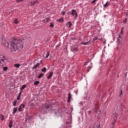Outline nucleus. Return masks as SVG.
Here are the masks:
<instances>
[{"instance_id":"f257e3e1","label":"nucleus","mask_w":128,"mask_h":128,"mask_svg":"<svg viewBox=\"0 0 128 128\" xmlns=\"http://www.w3.org/2000/svg\"><path fill=\"white\" fill-rule=\"evenodd\" d=\"M24 41L21 40H14L10 44V50L12 52H16L18 50H22L24 48Z\"/></svg>"},{"instance_id":"f03ea898","label":"nucleus","mask_w":128,"mask_h":128,"mask_svg":"<svg viewBox=\"0 0 128 128\" xmlns=\"http://www.w3.org/2000/svg\"><path fill=\"white\" fill-rule=\"evenodd\" d=\"M118 111L116 110H114L112 112V118H114V122L112 123V126L114 128V124H116V120H118Z\"/></svg>"},{"instance_id":"7ed1b4c3","label":"nucleus","mask_w":128,"mask_h":128,"mask_svg":"<svg viewBox=\"0 0 128 128\" xmlns=\"http://www.w3.org/2000/svg\"><path fill=\"white\" fill-rule=\"evenodd\" d=\"M2 44L4 45L6 48H8V42H6V40L4 38H2Z\"/></svg>"},{"instance_id":"20e7f679","label":"nucleus","mask_w":128,"mask_h":128,"mask_svg":"<svg viewBox=\"0 0 128 128\" xmlns=\"http://www.w3.org/2000/svg\"><path fill=\"white\" fill-rule=\"evenodd\" d=\"M71 15L72 16H74V18H78V12L76 10H72L71 11Z\"/></svg>"},{"instance_id":"39448f33","label":"nucleus","mask_w":128,"mask_h":128,"mask_svg":"<svg viewBox=\"0 0 128 128\" xmlns=\"http://www.w3.org/2000/svg\"><path fill=\"white\" fill-rule=\"evenodd\" d=\"M94 112L98 114H100V111L98 110V104H95V108L94 110Z\"/></svg>"},{"instance_id":"423d86ee","label":"nucleus","mask_w":128,"mask_h":128,"mask_svg":"<svg viewBox=\"0 0 128 128\" xmlns=\"http://www.w3.org/2000/svg\"><path fill=\"white\" fill-rule=\"evenodd\" d=\"M4 56L0 55V64H2V62H4Z\"/></svg>"},{"instance_id":"0eeeda50","label":"nucleus","mask_w":128,"mask_h":128,"mask_svg":"<svg viewBox=\"0 0 128 128\" xmlns=\"http://www.w3.org/2000/svg\"><path fill=\"white\" fill-rule=\"evenodd\" d=\"M50 105L49 104H44L42 106V108H46V110H50Z\"/></svg>"},{"instance_id":"6e6552de","label":"nucleus","mask_w":128,"mask_h":128,"mask_svg":"<svg viewBox=\"0 0 128 128\" xmlns=\"http://www.w3.org/2000/svg\"><path fill=\"white\" fill-rule=\"evenodd\" d=\"M122 36L120 34L118 35V36L117 38V40L118 44H120V42H122Z\"/></svg>"},{"instance_id":"1a4fd4ad","label":"nucleus","mask_w":128,"mask_h":128,"mask_svg":"<svg viewBox=\"0 0 128 128\" xmlns=\"http://www.w3.org/2000/svg\"><path fill=\"white\" fill-rule=\"evenodd\" d=\"M22 108H24V105L23 104H21V105L19 106V108H18V112H22Z\"/></svg>"},{"instance_id":"9d476101","label":"nucleus","mask_w":128,"mask_h":128,"mask_svg":"<svg viewBox=\"0 0 128 128\" xmlns=\"http://www.w3.org/2000/svg\"><path fill=\"white\" fill-rule=\"evenodd\" d=\"M70 100H72V94H70V93H68V102H70Z\"/></svg>"},{"instance_id":"9b49d317","label":"nucleus","mask_w":128,"mask_h":128,"mask_svg":"<svg viewBox=\"0 0 128 128\" xmlns=\"http://www.w3.org/2000/svg\"><path fill=\"white\" fill-rule=\"evenodd\" d=\"M66 26H68V28H70V26H72V23L70 22H68Z\"/></svg>"},{"instance_id":"f8f14e48","label":"nucleus","mask_w":128,"mask_h":128,"mask_svg":"<svg viewBox=\"0 0 128 128\" xmlns=\"http://www.w3.org/2000/svg\"><path fill=\"white\" fill-rule=\"evenodd\" d=\"M52 76H54V72H50L49 76H48L47 77L48 80H50V78Z\"/></svg>"},{"instance_id":"ddd939ff","label":"nucleus","mask_w":128,"mask_h":128,"mask_svg":"<svg viewBox=\"0 0 128 128\" xmlns=\"http://www.w3.org/2000/svg\"><path fill=\"white\" fill-rule=\"evenodd\" d=\"M38 0H36L34 2H31V6H36V4H38Z\"/></svg>"},{"instance_id":"4468645a","label":"nucleus","mask_w":128,"mask_h":128,"mask_svg":"<svg viewBox=\"0 0 128 128\" xmlns=\"http://www.w3.org/2000/svg\"><path fill=\"white\" fill-rule=\"evenodd\" d=\"M8 126L10 128H12V120H10V124Z\"/></svg>"},{"instance_id":"2eb2a0df","label":"nucleus","mask_w":128,"mask_h":128,"mask_svg":"<svg viewBox=\"0 0 128 128\" xmlns=\"http://www.w3.org/2000/svg\"><path fill=\"white\" fill-rule=\"evenodd\" d=\"M110 6V3L108 2H106V4H104V8H106L107 6Z\"/></svg>"},{"instance_id":"dca6fc26","label":"nucleus","mask_w":128,"mask_h":128,"mask_svg":"<svg viewBox=\"0 0 128 128\" xmlns=\"http://www.w3.org/2000/svg\"><path fill=\"white\" fill-rule=\"evenodd\" d=\"M18 111V108H14V111H13V114H16V112Z\"/></svg>"},{"instance_id":"f3484780","label":"nucleus","mask_w":128,"mask_h":128,"mask_svg":"<svg viewBox=\"0 0 128 128\" xmlns=\"http://www.w3.org/2000/svg\"><path fill=\"white\" fill-rule=\"evenodd\" d=\"M81 44H84V46H88L90 44V42H82Z\"/></svg>"},{"instance_id":"a211bd4d","label":"nucleus","mask_w":128,"mask_h":128,"mask_svg":"<svg viewBox=\"0 0 128 128\" xmlns=\"http://www.w3.org/2000/svg\"><path fill=\"white\" fill-rule=\"evenodd\" d=\"M44 74L42 73H40L38 76V78H42Z\"/></svg>"},{"instance_id":"6ab92c4d","label":"nucleus","mask_w":128,"mask_h":128,"mask_svg":"<svg viewBox=\"0 0 128 128\" xmlns=\"http://www.w3.org/2000/svg\"><path fill=\"white\" fill-rule=\"evenodd\" d=\"M58 22H64V18H62L58 20Z\"/></svg>"},{"instance_id":"aec40b11","label":"nucleus","mask_w":128,"mask_h":128,"mask_svg":"<svg viewBox=\"0 0 128 128\" xmlns=\"http://www.w3.org/2000/svg\"><path fill=\"white\" fill-rule=\"evenodd\" d=\"M50 22V18H46L44 20V22Z\"/></svg>"},{"instance_id":"412c9836","label":"nucleus","mask_w":128,"mask_h":128,"mask_svg":"<svg viewBox=\"0 0 128 128\" xmlns=\"http://www.w3.org/2000/svg\"><path fill=\"white\" fill-rule=\"evenodd\" d=\"M14 66H15V68H20V64H14Z\"/></svg>"},{"instance_id":"4be33fe9","label":"nucleus","mask_w":128,"mask_h":128,"mask_svg":"<svg viewBox=\"0 0 128 128\" xmlns=\"http://www.w3.org/2000/svg\"><path fill=\"white\" fill-rule=\"evenodd\" d=\"M40 64L38 63L36 65L34 66L33 68H38V66H40Z\"/></svg>"},{"instance_id":"5701e85b","label":"nucleus","mask_w":128,"mask_h":128,"mask_svg":"<svg viewBox=\"0 0 128 128\" xmlns=\"http://www.w3.org/2000/svg\"><path fill=\"white\" fill-rule=\"evenodd\" d=\"M26 84L23 85L20 88V90H24V88H26Z\"/></svg>"},{"instance_id":"b1692460","label":"nucleus","mask_w":128,"mask_h":128,"mask_svg":"<svg viewBox=\"0 0 128 128\" xmlns=\"http://www.w3.org/2000/svg\"><path fill=\"white\" fill-rule=\"evenodd\" d=\"M42 72H46V67H44L42 69Z\"/></svg>"},{"instance_id":"393cba45","label":"nucleus","mask_w":128,"mask_h":128,"mask_svg":"<svg viewBox=\"0 0 128 128\" xmlns=\"http://www.w3.org/2000/svg\"><path fill=\"white\" fill-rule=\"evenodd\" d=\"M38 84H40V81H38V80H36L35 82H34V84L35 86H38Z\"/></svg>"},{"instance_id":"a878e982","label":"nucleus","mask_w":128,"mask_h":128,"mask_svg":"<svg viewBox=\"0 0 128 128\" xmlns=\"http://www.w3.org/2000/svg\"><path fill=\"white\" fill-rule=\"evenodd\" d=\"M14 22L16 24H18V18H15V20H14Z\"/></svg>"},{"instance_id":"bb28decb","label":"nucleus","mask_w":128,"mask_h":128,"mask_svg":"<svg viewBox=\"0 0 128 128\" xmlns=\"http://www.w3.org/2000/svg\"><path fill=\"white\" fill-rule=\"evenodd\" d=\"M48 56H50V52H48L46 55V58H48Z\"/></svg>"},{"instance_id":"cd10ccee","label":"nucleus","mask_w":128,"mask_h":128,"mask_svg":"<svg viewBox=\"0 0 128 128\" xmlns=\"http://www.w3.org/2000/svg\"><path fill=\"white\" fill-rule=\"evenodd\" d=\"M3 70H4V72H6V70H8V67L6 66L4 67Z\"/></svg>"},{"instance_id":"c85d7f7f","label":"nucleus","mask_w":128,"mask_h":128,"mask_svg":"<svg viewBox=\"0 0 128 128\" xmlns=\"http://www.w3.org/2000/svg\"><path fill=\"white\" fill-rule=\"evenodd\" d=\"M61 14H62V16H64V14H66V12L64 10L62 11Z\"/></svg>"},{"instance_id":"c756f323","label":"nucleus","mask_w":128,"mask_h":128,"mask_svg":"<svg viewBox=\"0 0 128 128\" xmlns=\"http://www.w3.org/2000/svg\"><path fill=\"white\" fill-rule=\"evenodd\" d=\"M16 102H17L16 100H15L14 101V104H13V106H16Z\"/></svg>"},{"instance_id":"7c9ffc66","label":"nucleus","mask_w":128,"mask_h":128,"mask_svg":"<svg viewBox=\"0 0 128 128\" xmlns=\"http://www.w3.org/2000/svg\"><path fill=\"white\" fill-rule=\"evenodd\" d=\"M73 50L74 52H78V48L77 47H75L73 48Z\"/></svg>"},{"instance_id":"2f4dec72","label":"nucleus","mask_w":128,"mask_h":128,"mask_svg":"<svg viewBox=\"0 0 128 128\" xmlns=\"http://www.w3.org/2000/svg\"><path fill=\"white\" fill-rule=\"evenodd\" d=\"M96 2H98V0H93L92 2V4H96Z\"/></svg>"},{"instance_id":"473e14b6","label":"nucleus","mask_w":128,"mask_h":128,"mask_svg":"<svg viewBox=\"0 0 128 128\" xmlns=\"http://www.w3.org/2000/svg\"><path fill=\"white\" fill-rule=\"evenodd\" d=\"M124 34V29H121V32H120V34L122 35Z\"/></svg>"},{"instance_id":"72a5a7b5","label":"nucleus","mask_w":128,"mask_h":128,"mask_svg":"<svg viewBox=\"0 0 128 128\" xmlns=\"http://www.w3.org/2000/svg\"><path fill=\"white\" fill-rule=\"evenodd\" d=\"M127 20H128V19L127 18H125L124 20L123 21V22L124 24H126Z\"/></svg>"},{"instance_id":"f704fd0d","label":"nucleus","mask_w":128,"mask_h":128,"mask_svg":"<svg viewBox=\"0 0 128 128\" xmlns=\"http://www.w3.org/2000/svg\"><path fill=\"white\" fill-rule=\"evenodd\" d=\"M54 24L50 23V28H54Z\"/></svg>"},{"instance_id":"c9c22d12","label":"nucleus","mask_w":128,"mask_h":128,"mask_svg":"<svg viewBox=\"0 0 128 128\" xmlns=\"http://www.w3.org/2000/svg\"><path fill=\"white\" fill-rule=\"evenodd\" d=\"M17 100H20V96L18 95L17 97Z\"/></svg>"},{"instance_id":"e433bc0d","label":"nucleus","mask_w":128,"mask_h":128,"mask_svg":"<svg viewBox=\"0 0 128 128\" xmlns=\"http://www.w3.org/2000/svg\"><path fill=\"white\" fill-rule=\"evenodd\" d=\"M17 2H23L24 0H16Z\"/></svg>"},{"instance_id":"4c0bfd02","label":"nucleus","mask_w":128,"mask_h":128,"mask_svg":"<svg viewBox=\"0 0 128 128\" xmlns=\"http://www.w3.org/2000/svg\"><path fill=\"white\" fill-rule=\"evenodd\" d=\"M2 118L1 120H4V115H2Z\"/></svg>"},{"instance_id":"58836bf2","label":"nucleus","mask_w":128,"mask_h":128,"mask_svg":"<svg viewBox=\"0 0 128 128\" xmlns=\"http://www.w3.org/2000/svg\"><path fill=\"white\" fill-rule=\"evenodd\" d=\"M122 92L121 90V92H120V96H122Z\"/></svg>"},{"instance_id":"ea45409f","label":"nucleus","mask_w":128,"mask_h":128,"mask_svg":"<svg viewBox=\"0 0 128 128\" xmlns=\"http://www.w3.org/2000/svg\"><path fill=\"white\" fill-rule=\"evenodd\" d=\"M67 14H72V12H69L67 13Z\"/></svg>"},{"instance_id":"a19ab883","label":"nucleus","mask_w":128,"mask_h":128,"mask_svg":"<svg viewBox=\"0 0 128 128\" xmlns=\"http://www.w3.org/2000/svg\"><path fill=\"white\" fill-rule=\"evenodd\" d=\"M22 92H20V93H19V94L18 96H22Z\"/></svg>"},{"instance_id":"79ce46f5","label":"nucleus","mask_w":128,"mask_h":128,"mask_svg":"<svg viewBox=\"0 0 128 128\" xmlns=\"http://www.w3.org/2000/svg\"><path fill=\"white\" fill-rule=\"evenodd\" d=\"M92 66H88V69L90 68H90H92Z\"/></svg>"},{"instance_id":"37998d69","label":"nucleus","mask_w":128,"mask_h":128,"mask_svg":"<svg viewBox=\"0 0 128 128\" xmlns=\"http://www.w3.org/2000/svg\"><path fill=\"white\" fill-rule=\"evenodd\" d=\"M92 112L90 111H88V114H91Z\"/></svg>"},{"instance_id":"c03bdc74","label":"nucleus","mask_w":128,"mask_h":128,"mask_svg":"<svg viewBox=\"0 0 128 128\" xmlns=\"http://www.w3.org/2000/svg\"><path fill=\"white\" fill-rule=\"evenodd\" d=\"M96 40V38H94V40Z\"/></svg>"},{"instance_id":"a18cd8bd","label":"nucleus","mask_w":128,"mask_h":128,"mask_svg":"<svg viewBox=\"0 0 128 128\" xmlns=\"http://www.w3.org/2000/svg\"><path fill=\"white\" fill-rule=\"evenodd\" d=\"M126 16H128V13H126Z\"/></svg>"},{"instance_id":"49530a36","label":"nucleus","mask_w":128,"mask_h":128,"mask_svg":"<svg viewBox=\"0 0 128 128\" xmlns=\"http://www.w3.org/2000/svg\"><path fill=\"white\" fill-rule=\"evenodd\" d=\"M87 63H88V62H86L85 64H86Z\"/></svg>"}]
</instances>
